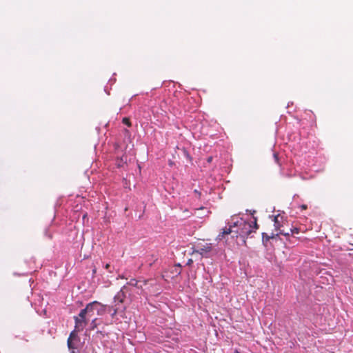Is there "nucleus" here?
<instances>
[{
	"instance_id": "6e6552de",
	"label": "nucleus",
	"mask_w": 353,
	"mask_h": 353,
	"mask_svg": "<svg viewBox=\"0 0 353 353\" xmlns=\"http://www.w3.org/2000/svg\"><path fill=\"white\" fill-rule=\"evenodd\" d=\"M112 307H109L108 305H103L100 303L99 305H97V313L99 316H102L106 312H111Z\"/></svg>"
},
{
	"instance_id": "20e7f679",
	"label": "nucleus",
	"mask_w": 353,
	"mask_h": 353,
	"mask_svg": "<svg viewBox=\"0 0 353 353\" xmlns=\"http://www.w3.org/2000/svg\"><path fill=\"white\" fill-rule=\"evenodd\" d=\"M243 219L239 217L237 215L232 216L231 218L228 220L226 224L228 225V228L225 227L226 229H231L232 233H235L236 229L240 228V221H243Z\"/></svg>"
},
{
	"instance_id": "4be33fe9",
	"label": "nucleus",
	"mask_w": 353,
	"mask_h": 353,
	"mask_svg": "<svg viewBox=\"0 0 353 353\" xmlns=\"http://www.w3.org/2000/svg\"><path fill=\"white\" fill-rule=\"evenodd\" d=\"M212 161V157H209L208 158V163H210Z\"/></svg>"
},
{
	"instance_id": "6ab92c4d",
	"label": "nucleus",
	"mask_w": 353,
	"mask_h": 353,
	"mask_svg": "<svg viewBox=\"0 0 353 353\" xmlns=\"http://www.w3.org/2000/svg\"><path fill=\"white\" fill-rule=\"evenodd\" d=\"M299 208L301 210H306L307 208V206L306 205L303 204V205H300Z\"/></svg>"
},
{
	"instance_id": "0eeeda50",
	"label": "nucleus",
	"mask_w": 353,
	"mask_h": 353,
	"mask_svg": "<svg viewBox=\"0 0 353 353\" xmlns=\"http://www.w3.org/2000/svg\"><path fill=\"white\" fill-rule=\"evenodd\" d=\"M76 332H77V331L74 329V330L70 333V336L68 339L67 344L69 350L77 349V346L74 343V341L78 338Z\"/></svg>"
},
{
	"instance_id": "f03ea898",
	"label": "nucleus",
	"mask_w": 353,
	"mask_h": 353,
	"mask_svg": "<svg viewBox=\"0 0 353 353\" xmlns=\"http://www.w3.org/2000/svg\"><path fill=\"white\" fill-rule=\"evenodd\" d=\"M87 314H88V311L86 307H85L80 311L78 316H74L75 323L74 328L77 332L83 331L88 324V319H86Z\"/></svg>"
},
{
	"instance_id": "9d476101",
	"label": "nucleus",
	"mask_w": 353,
	"mask_h": 353,
	"mask_svg": "<svg viewBox=\"0 0 353 353\" xmlns=\"http://www.w3.org/2000/svg\"><path fill=\"white\" fill-rule=\"evenodd\" d=\"M274 238V235L272 234L271 236L263 232L262 234V243L265 246H267V243L270 239Z\"/></svg>"
},
{
	"instance_id": "393cba45",
	"label": "nucleus",
	"mask_w": 353,
	"mask_h": 353,
	"mask_svg": "<svg viewBox=\"0 0 353 353\" xmlns=\"http://www.w3.org/2000/svg\"><path fill=\"white\" fill-rule=\"evenodd\" d=\"M109 82L111 83H113L114 82V80L113 81L112 79H110L109 80Z\"/></svg>"
},
{
	"instance_id": "5701e85b",
	"label": "nucleus",
	"mask_w": 353,
	"mask_h": 353,
	"mask_svg": "<svg viewBox=\"0 0 353 353\" xmlns=\"http://www.w3.org/2000/svg\"><path fill=\"white\" fill-rule=\"evenodd\" d=\"M70 350V353H76L75 352V349H72V350Z\"/></svg>"
},
{
	"instance_id": "4468645a",
	"label": "nucleus",
	"mask_w": 353,
	"mask_h": 353,
	"mask_svg": "<svg viewBox=\"0 0 353 353\" xmlns=\"http://www.w3.org/2000/svg\"><path fill=\"white\" fill-rule=\"evenodd\" d=\"M181 151H182V154H183V156L187 159L189 161H192V157L190 155L188 151L185 148H183L181 149Z\"/></svg>"
},
{
	"instance_id": "b1692460",
	"label": "nucleus",
	"mask_w": 353,
	"mask_h": 353,
	"mask_svg": "<svg viewBox=\"0 0 353 353\" xmlns=\"http://www.w3.org/2000/svg\"><path fill=\"white\" fill-rule=\"evenodd\" d=\"M121 161H123V159H121ZM121 162H119V163H118V166H119V167L121 166Z\"/></svg>"
},
{
	"instance_id": "bb28decb",
	"label": "nucleus",
	"mask_w": 353,
	"mask_h": 353,
	"mask_svg": "<svg viewBox=\"0 0 353 353\" xmlns=\"http://www.w3.org/2000/svg\"><path fill=\"white\" fill-rule=\"evenodd\" d=\"M252 214H253L254 213H255V210H253L252 212H250Z\"/></svg>"
},
{
	"instance_id": "f8f14e48",
	"label": "nucleus",
	"mask_w": 353,
	"mask_h": 353,
	"mask_svg": "<svg viewBox=\"0 0 353 353\" xmlns=\"http://www.w3.org/2000/svg\"><path fill=\"white\" fill-rule=\"evenodd\" d=\"M125 285L128 286V291H129V288H128L129 285L137 287L138 288H141L142 287L141 285H139V281L137 280H136V279H130V281L129 282H128Z\"/></svg>"
},
{
	"instance_id": "7ed1b4c3",
	"label": "nucleus",
	"mask_w": 353,
	"mask_h": 353,
	"mask_svg": "<svg viewBox=\"0 0 353 353\" xmlns=\"http://www.w3.org/2000/svg\"><path fill=\"white\" fill-rule=\"evenodd\" d=\"M212 250V243H205V244L197 245L194 250V252L199 254L203 257L209 258L211 256Z\"/></svg>"
},
{
	"instance_id": "423d86ee",
	"label": "nucleus",
	"mask_w": 353,
	"mask_h": 353,
	"mask_svg": "<svg viewBox=\"0 0 353 353\" xmlns=\"http://www.w3.org/2000/svg\"><path fill=\"white\" fill-rule=\"evenodd\" d=\"M109 307H112L111 312H109L112 316V318H114V316L117 314H120L122 316V314L126 309L125 304L117 303L112 305H109Z\"/></svg>"
},
{
	"instance_id": "39448f33",
	"label": "nucleus",
	"mask_w": 353,
	"mask_h": 353,
	"mask_svg": "<svg viewBox=\"0 0 353 353\" xmlns=\"http://www.w3.org/2000/svg\"><path fill=\"white\" fill-rule=\"evenodd\" d=\"M128 292V286L123 285L119 292H117V294L114 297V302L113 303H121L124 304V300L126 298V293Z\"/></svg>"
},
{
	"instance_id": "a211bd4d",
	"label": "nucleus",
	"mask_w": 353,
	"mask_h": 353,
	"mask_svg": "<svg viewBox=\"0 0 353 353\" xmlns=\"http://www.w3.org/2000/svg\"><path fill=\"white\" fill-rule=\"evenodd\" d=\"M105 269L107 270L108 272H112V270H110V265L107 263L104 266Z\"/></svg>"
},
{
	"instance_id": "f257e3e1",
	"label": "nucleus",
	"mask_w": 353,
	"mask_h": 353,
	"mask_svg": "<svg viewBox=\"0 0 353 353\" xmlns=\"http://www.w3.org/2000/svg\"><path fill=\"white\" fill-rule=\"evenodd\" d=\"M241 223H240V228H238V229H236L235 234L236 236H240L241 237H247L252 232H255V230L257 229L258 225L256 223V218L254 217V221L249 222L246 221L245 220L240 221Z\"/></svg>"
},
{
	"instance_id": "9b49d317",
	"label": "nucleus",
	"mask_w": 353,
	"mask_h": 353,
	"mask_svg": "<svg viewBox=\"0 0 353 353\" xmlns=\"http://www.w3.org/2000/svg\"><path fill=\"white\" fill-rule=\"evenodd\" d=\"M232 233V230L231 229H226L225 228L223 229V231L221 233H220L217 237H216V240L218 241H221L224 236V235L225 234H231Z\"/></svg>"
},
{
	"instance_id": "cd10ccee",
	"label": "nucleus",
	"mask_w": 353,
	"mask_h": 353,
	"mask_svg": "<svg viewBox=\"0 0 353 353\" xmlns=\"http://www.w3.org/2000/svg\"><path fill=\"white\" fill-rule=\"evenodd\" d=\"M234 353H241V352H238V351H236Z\"/></svg>"
},
{
	"instance_id": "2eb2a0df",
	"label": "nucleus",
	"mask_w": 353,
	"mask_h": 353,
	"mask_svg": "<svg viewBox=\"0 0 353 353\" xmlns=\"http://www.w3.org/2000/svg\"><path fill=\"white\" fill-rule=\"evenodd\" d=\"M299 231H300L299 228H296V227L295 228H292L290 229V232H291L292 234H299Z\"/></svg>"
},
{
	"instance_id": "412c9836",
	"label": "nucleus",
	"mask_w": 353,
	"mask_h": 353,
	"mask_svg": "<svg viewBox=\"0 0 353 353\" xmlns=\"http://www.w3.org/2000/svg\"><path fill=\"white\" fill-rule=\"evenodd\" d=\"M280 234H283L285 236H289V232H284L283 231H280Z\"/></svg>"
},
{
	"instance_id": "ddd939ff",
	"label": "nucleus",
	"mask_w": 353,
	"mask_h": 353,
	"mask_svg": "<svg viewBox=\"0 0 353 353\" xmlns=\"http://www.w3.org/2000/svg\"><path fill=\"white\" fill-rule=\"evenodd\" d=\"M99 325L98 319L97 318L94 319L90 325V330H94L96 329Z\"/></svg>"
},
{
	"instance_id": "f3484780",
	"label": "nucleus",
	"mask_w": 353,
	"mask_h": 353,
	"mask_svg": "<svg viewBox=\"0 0 353 353\" xmlns=\"http://www.w3.org/2000/svg\"><path fill=\"white\" fill-rule=\"evenodd\" d=\"M278 217H279V216H274V226H275L276 228L279 227V221H278Z\"/></svg>"
},
{
	"instance_id": "1a4fd4ad",
	"label": "nucleus",
	"mask_w": 353,
	"mask_h": 353,
	"mask_svg": "<svg viewBox=\"0 0 353 353\" xmlns=\"http://www.w3.org/2000/svg\"><path fill=\"white\" fill-rule=\"evenodd\" d=\"M100 302L97 301H92L86 305L85 307L88 311V314L92 313L94 310H97V305H99Z\"/></svg>"
},
{
	"instance_id": "aec40b11",
	"label": "nucleus",
	"mask_w": 353,
	"mask_h": 353,
	"mask_svg": "<svg viewBox=\"0 0 353 353\" xmlns=\"http://www.w3.org/2000/svg\"><path fill=\"white\" fill-rule=\"evenodd\" d=\"M274 158L275 161L276 163H278L279 159H278V154H276V153L274 154Z\"/></svg>"
},
{
	"instance_id": "dca6fc26",
	"label": "nucleus",
	"mask_w": 353,
	"mask_h": 353,
	"mask_svg": "<svg viewBox=\"0 0 353 353\" xmlns=\"http://www.w3.org/2000/svg\"><path fill=\"white\" fill-rule=\"evenodd\" d=\"M123 123L125 125H128V127L131 126V123H130L129 119H128V118H123Z\"/></svg>"
},
{
	"instance_id": "a878e982",
	"label": "nucleus",
	"mask_w": 353,
	"mask_h": 353,
	"mask_svg": "<svg viewBox=\"0 0 353 353\" xmlns=\"http://www.w3.org/2000/svg\"><path fill=\"white\" fill-rule=\"evenodd\" d=\"M104 90H105V92L108 94H110V92H108V91H107V90H106V87L105 88Z\"/></svg>"
}]
</instances>
